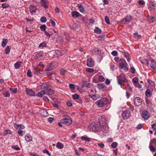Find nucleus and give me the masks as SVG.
<instances>
[{
    "mask_svg": "<svg viewBox=\"0 0 156 156\" xmlns=\"http://www.w3.org/2000/svg\"><path fill=\"white\" fill-rule=\"evenodd\" d=\"M108 102V100L107 98H104L98 100L95 103L99 107H102L106 105Z\"/></svg>",
    "mask_w": 156,
    "mask_h": 156,
    "instance_id": "f257e3e1",
    "label": "nucleus"
},
{
    "mask_svg": "<svg viewBox=\"0 0 156 156\" xmlns=\"http://www.w3.org/2000/svg\"><path fill=\"white\" fill-rule=\"evenodd\" d=\"M117 78L118 79V83L120 85H121L123 83L127 82V80L123 74H120L119 76H117Z\"/></svg>",
    "mask_w": 156,
    "mask_h": 156,
    "instance_id": "f03ea898",
    "label": "nucleus"
},
{
    "mask_svg": "<svg viewBox=\"0 0 156 156\" xmlns=\"http://www.w3.org/2000/svg\"><path fill=\"white\" fill-rule=\"evenodd\" d=\"M88 129L90 131H93L94 132H95L96 131H100L99 130V128L97 124L94 123H91L89 126L88 127Z\"/></svg>",
    "mask_w": 156,
    "mask_h": 156,
    "instance_id": "7ed1b4c3",
    "label": "nucleus"
},
{
    "mask_svg": "<svg viewBox=\"0 0 156 156\" xmlns=\"http://www.w3.org/2000/svg\"><path fill=\"white\" fill-rule=\"evenodd\" d=\"M126 63V61L124 58L120 59L119 66L120 68L121 69H123L125 71H128V68L125 64Z\"/></svg>",
    "mask_w": 156,
    "mask_h": 156,
    "instance_id": "20e7f679",
    "label": "nucleus"
},
{
    "mask_svg": "<svg viewBox=\"0 0 156 156\" xmlns=\"http://www.w3.org/2000/svg\"><path fill=\"white\" fill-rule=\"evenodd\" d=\"M58 63L55 62H51L49 65L45 69V71H50L53 69L57 66Z\"/></svg>",
    "mask_w": 156,
    "mask_h": 156,
    "instance_id": "39448f33",
    "label": "nucleus"
},
{
    "mask_svg": "<svg viewBox=\"0 0 156 156\" xmlns=\"http://www.w3.org/2000/svg\"><path fill=\"white\" fill-rule=\"evenodd\" d=\"M72 120L70 117L68 116L67 118H65L61 120V122L67 125H70L72 123Z\"/></svg>",
    "mask_w": 156,
    "mask_h": 156,
    "instance_id": "423d86ee",
    "label": "nucleus"
},
{
    "mask_svg": "<svg viewBox=\"0 0 156 156\" xmlns=\"http://www.w3.org/2000/svg\"><path fill=\"white\" fill-rule=\"evenodd\" d=\"M122 116L124 119H128L130 115V112L128 110L124 111L122 114Z\"/></svg>",
    "mask_w": 156,
    "mask_h": 156,
    "instance_id": "0eeeda50",
    "label": "nucleus"
},
{
    "mask_svg": "<svg viewBox=\"0 0 156 156\" xmlns=\"http://www.w3.org/2000/svg\"><path fill=\"white\" fill-rule=\"evenodd\" d=\"M132 16L130 15H127L125 18H123L121 20V23L122 24H125L126 23H129L131 20Z\"/></svg>",
    "mask_w": 156,
    "mask_h": 156,
    "instance_id": "6e6552de",
    "label": "nucleus"
},
{
    "mask_svg": "<svg viewBox=\"0 0 156 156\" xmlns=\"http://www.w3.org/2000/svg\"><path fill=\"white\" fill-rule=\"evenodd\" d=\"M40 87L41 89L46 91L49 88V83L47 82L44 83L40 86Z\"/></svg>",
    "mask_w": 156,
    "mask_h": 156,
    "instance_id": "1a4fd4ad",
    "label": "nucleus"
},
{
    "mask_svg": "<svg viewBox=\"0 0 156 156\" xmlns=\"http://www.w3.org/2000/svg\"><path fill=\"white\" fill-rule=\"evenodd\" d=\"M134 103L136 106H140L142 103V101L141 99L139 97H136L134 100Z\"/></svg>",
    "mask_w": 156,
    "mask_h": 156,
    "instance_id": "9d476101",
    "label": "nucleus"
},
{
    "mask_svg": "<svg viewBox=\"0 0 156 156\" xmlns=\"http://www.w3.org/2000/svg\"><path fill=\"white\" fill-rule=\"evenodd\" d=\"M26 92L27 94L31 96H35V94L31 89L26 88Z\"/></svg>",
    "mask_w": 156,
    "mask_h": 156,
    "instance_id": "9b49d317",
    "label": "nucleus"
},
{
    "mask_svg": "<svg viewBox=\"0 0 156 156\" xmlns=\"http://www.w3.org/2000/svg\"><path fill=\"white\" fill-rule=\"evenodd\" d=\"M87 63L88 66L91 67L94 65V61L92 58H89L87 59Z\"/></svg>",
    "mask_w": 156,
    "mask_h": 156,
    "instance_id": "f8f14e48",
    "label": "nucleus"
},
{
    "mask_svg": "<svg viewBox=\"0 0 156 156\" xmlns=\"http://www.w3.org/2000/svg\"><path fill=\"white\" fill-rule=\"evenodd\" d=\"M29 9L30 13L33 14L36 12L37 11V8L34 5H31L29 6Z\"/></svg>",
    "mask_w": 156,
    "mask_h": 156,
    "instance_id": "ddd939ff",
    "label": "nucleus"
},
{
    "mask_svg": "<svg viewBox=\"0 0 156 156\" xmlns=\"http://www.w3.org/2000/svg\"><path fill=\"white\" fill-rule=\"evenodd\" d=\"M122 52L123 54V56L125 58H126L128 62H129L130 60V56L129 53L123 51H122Z\"/></svg>",
    "mask_w": 156,
    "mask_h": 156,
    "instance_id": "4468645a",
    "label": "nucleus"
},
{
    "mask_svg": "<svg viewBox=\"0 0 156 156\" xmlns=\"http://www.w3.org/2000/svg\"><path fill=\"white\" fill-rule=\"evenodd\" d=\"M45 92V94L49 96L50 98H52V99L53 100V99L52 98V95L53 94L54 92L53 91L51 90V89L49 88L48 90H47Z\"/></svg>",
    "mask_w": 156,
    "mask_h": 156,
    "instance_id": "2eb2a0df",
    "label": "nucleus"
},
{
    "mask_svg": "<svg viewBox=\"0 0 156 156\" xmlns=\"http://www.w3.org/2000/svg\"><path fill=\"white\" fill-rule=\"evenodd\" d=\"M72 15L73 18H76L81 16V15L78 12L74 11L72 12Z\"/></svg>",
    "mask_w": 156,
    "mask_h": 156,
    "instance_id": "dca6fc26",
    "label": "nucleus"
},
{
    "mask_svg": "<svg viewBox=\"0 0 156 156\" xmlns=\"http://www.w3.org/2000/svg\"><path fill=\"white\" fill-rule=\"evenodd\" d=\"M148 113V112L147 111L143 112L142 114V118L144 119H148L149 118V116Z\"/></svg>",
    "mask_w": 156,
    "mask_h": 156,
    "instance_id": "f3484780",
    "label": "nucleus"
},
{
    "mask_svg": "<svg viewBox=\"0 0 156 156\" xmlns=\"http://www.w3.org/2000/svg\"><path fill=\"white\" fill-rule=\"evenodd\" d=\"M25 139L27 142L32 141V136L29 134H27L25 136Z\"/></svg>",
    "mask_w": 156,
    "mask_h": 156,
    "instance_id": "a211bd4d",
    "label": "nucleus"
},
{
    "mask_svg": "<svg viewBox=\"0 0 156 156\" xmlns=\"http://www.w3.org/2000/svg\"><path fill=\"white\" fill-rule=\"evenodd\" d=\"M47 1L46 0H41V3L42 6L45 8H48V5L47 4Z\"/></svg>",
    "mask_w": 156,
    "mask_h": 156,
    "instance_id": "6ab92c4d",
    "label": "nucleus"
},
{
    "mask_svg": "<svg viewBox=\"0 0 156 156\" xmlns=\"http://www.w3.org/2000/svg\"><path fill=\"white\" fill-rule=\"evenodd\" d=\"M45 94V91L44 90H42L39 92H38L36 94V95L37 97H41Z\"/></svg>",
    "mask_w": 156,
    "mask_h": 156,
    "instance_id": "aec40b11",
    "label": "nucleus"
},
{
    "mask_svg": "<svg viewBox=\"0 0 156 156\" xmlns=\"http://www.w3.org/2000/svg\"><path fill=\"white\" fill-rule=\"evenodd\" d=\"M148 7L150 10H153L155 8V5L154 2H151L148 4Z\"/></svg>",
    "mask_w": 156,
    "mask_h": 156,
    "instance_id": "412c9836",
    "label": "nucleus"
},
{
    "mask_svg": "<svg viewBox=\"0 0 156 156\" xmlns=\"http://www.w3.org/2000/svg\"><path fill=\"white\" fill-rule=\"evenodd\" d=\"M108 128L107 125L105 124L104 125H103L102 126H101L100 129H99V130H100V131L104 132L105 131L107 130Z\"/></svg>",
    "mask_w": 156,
    "mask_h": 156,
    "instance_id": "4be33fe9",
    "label": "nucleus"
},
{
    "mask_svg": "<svg viewBox=\"0 0 156 156\" xmlns=\"http://www.w3.org/2000/svg\"><path fill=\"white\" fill-rule=\"evenodd\" d=\"M22 63V62L18 61L15 64H14V66L16 69H18L20 67Z\"/></svg>",
    "mask_w": 156,
    "mask_h": 156,
    "instance_id": "5701e85b",
    "label": "nucleus"
},
{
    "mask_svg": "<svg viewBox=\"0 0 156 156\" xmlns=\"http://www.w3.org/2000/svg\"><path fill=\"white\" fill-rule=\"evenodd\" d=\"M8 41L7 39L3 38L2 42V46L3 47H5L8 42Z\"/></svg>",
    "mask_w": 156,
    "mask_h": 156,
    "instance_id": "b1692460",
    "label": "nucleus"
},
{
    "mask_svg": "<svg viewBox=\"0 0 156 156\" xmlns=\"http://www.w3.org/2000/svg\"><path fill=\"white\" fill-rule=\"evenodd\" d=\"M81 139L83 141L89 142L90 141V139L89 138H88L87 136H82L81 137Z\"/></svg>",
    "mask_w": 156,
    "mask_h": 156,
    "instance_id": "393cba45",
    "label": "nucleus"
},
{
    "mask_svg": "<svg viewBox=\"0 0 156 156\" xmlns=\"http://www.w3.org/2000/svg\"><path fill=\"white\" fill-rule=\"evenodd\" d=\"M55 53L58 56L63 55L65 53V52H63L62 51L58 50H57L55 51Z\"/></svg>",
    "mask_w": 156,
    "mask_h": 156,
    "instance_id": "a878e982",
    "label": "nucleus"
},
{
    "mask_svg": "<svg viewBox=\"0 0 156 156\" xmlns=\"http://www.w3.org/2000/svg\"><path fill=\"white\" fill-rule=\"evenodd\" d=\"M56 147L58 149H62L63 148L64 145L60 142H58L56 145Z\"/></svg>",
    "mask_w": 156,
    "mask_h": 156,
    "instance_id": "bb28decb",
    "label": "nucleus"
},
{
    "mask_svg": "<svg viewBox=\"0 0 156 156\" xmlns=\"http://www.w3.org/2000/svg\"><path fill=\"white\" fill-rule=\"evenodd\" d=\"M43 52H38L37 53L36 55V58L39 59L42 56Z\"/></svg>",
    "mask_w": 156,
    "mask_h": 156,
    "instance_id": "cd10ccee",
    "label": "nucleus"
},
{
    "mask_svg": "<svg viewBox=\"0 0 156 156\" xmlns=\"http://www.w3.org/2000/svg\"><path fill=\"white\" fill-rule=\"evenodd\" d=\"M105 87V84L103 83H101L97 84V87L99 90L103 89Z\"/></svg>",
    "mask_w": 156,
    "mask_h": 156,
    "instance_id": "c85d7f7f",
    "label": "nucleus"
},
{
    "mask_svg": "<svg viewBox=\"0 0 156 156\" xmlns=\"http://www.w3.org/2000/svg\"><path fill=\"white\" fill-rule=\"evenodd\" d=\"M78 7L79 8L80 11L81 12H83L85 10L83 5L81 4H78L77 5Z\"/></svg>",
    "mask_w": 156,
    "mask_h": 156,
    "instance_id": "c756f323",
    "label": "nucleus"
},
{
    "mask_svg": "<svg viewBox=\"0 0 156 156\" xmlns=\"http://www.w3.org/2000/svg\"><path fill=\"white\" fill-rule=\"evenodd\" d=\"M12 133L10 130L7 129L5 130L3 132V135L4 136H6L8 134H11Z\"/></svg>",
    "mask_w": 156,
    "mask_h": 156,
    "instance_id": "7c9ffc66",
    "label": "nucleus"
},
{
    "mask_svg": "<svg viewBox=\"0 0 156 156\" xmlns=\"http://www.w3.org/2000/svg\"><path fill=\"white\" fill-rule=\"evenodd\" d=\"M94 32L96 33L100 34L101 33V31L100 28L98 27H96L94 29Z\"/></svg>",
    "mask_w": 156,
    "mask_h": 156,
    "instance_id": "2f4dec72",
    "label": "nucleus"
},
{
    "mask_svg": "<svg viewBox=\"0 0 156 156\" xmlns=\"http://www.w3.org/2000/svg\"><path fill=\"white\" fill-rule=\"evenodd\" d=\"M10 6L9 4L6 3H3L2 4V7L4 9H6Z\"/></svg>",
    "mask_w": 156,
    "mask_h": 156,
    "instance_id": "473e14b6",
    "label": "nucleus"
},
{
    "mask_svg": "<svg viewBox=\"0 0 156 156\" xmlns=\"http://www.w3.org/2000/svg\"><path fill=\"white\" fill-rule=\"evenodd\" d=\"M11 147L12 148L16 151H19L20 150V147L17 145H12Z\"/></svg>",
    "mask_w": 156,
    "mask_h": 156,
    "instance_id": "72a5a7b5",
    "label": "nucleus"
},
{
    "mask_svg": "<svg viewBox=\"0 0 156 156\" xmlns=\"http://www.w3.org/2000/svg\"><path fill=\"white\" fill-rule=\"evenodd\" d=\"M10 50V46H7L5 49V53L6 54H8L9 53Z\"/></svg>",
    "mask_w": 156,
    "mask_h": 156,
    "instance_id": "f704fd0d",
    "label": "nucleus"
},
{
    "mask_svg": "<svg viewBox=\"0 0 156 156\" xmlns=\"http://www.w3.org/2000/svg\"><path fill=\"white\" fill-rule=\"evenodd\" d=\"M145 94L147 97H150L151 96V91L149 89H147L146 91Z\"/></svg>",
    "mask_w": 156,
    "mask_h": 156,
    "instance_id": "c9c22d12",
    "label": "nucleus"
},
{
    "mask_svg": "<svg viewBox=\"0 0 156 156\" xmlns=\"http://www.w3.org/2000/svg\"><path fill=\"white\" fill-rule=\"evenodd\" d=\"M84 85L85 87H90L91 85V84L88 83V82L86 81L84 83Z\"/></svg>",
    "mask_w": 156,
    "mask_h": 156,
    "instance_id": "e433bc0d",
    "label": "nucleus"
},
{
    "mask_svg": "<svg viewBox=\"0 0 156 156\" xmlns=\"http://www.w3.org/2000/svg\"><path fill=\"white\" fill-rule=\"evenodd\" d=\"M46 26L45 25H43L40 27V28L41 30L43 31H45L46 28Z\"/></svg>",
    "mask_w": 156,
    "mask_h": 156,
    "instance_id": "4c0bfd02",
    "label": "nucleus"
},
{
    "mask_svg": "<svg viewBox=\"0 0 156 156\" xmlns=\"http://www.w3.org/2000/svg\"><path fill=\"white\" fill-rule=\"evenodd\" d=\"M145 101L147 105L150 106L151 105V103L149 99L147 98H145Z\"/></svg>",
    "mask_w": 156,
    "mask_h": 156,
    "instance_id": "58836bf2",
    "label": "nucleus"
},
{
    "mask_svg": "<svg viewBox=\"0 0 156 156\" xmlns=\"http://www.w3.org/2000/svg\"><path fill=\"white\" fill-rule=\"evenodd\" d=\"M46 46V43L45 42H43L41 43L38 47H45Z\"/></svg>",
    "mask_w": 156,
    "mask_h": 156,
    "instance_id": "ea45409f",
    "label": "nucleus"
},
{
    "mask_svg": "<svg viewBox=\"0 0 156 156\" xmlns=\"http://www.w3.org/2000/svg\"><path fill=\"white\" fill-rule=\"evenodd\" d=\"M41 22L43 23H44L47 21V19L45 17L43 16L41 18Z\"/></svg>",
    "mask_w": 156,
    "mask_h": 156,
    "instance_id": "a19ab883",
    "label": "nucleus"
},
{
    "mask_svg": "<svg viewBox=\"0 0 156 156\" xmlns=\"http://www.w3.org/2000/svg\"><path fill=\"white\" fill-rule=\"evenodd\" d=\"M105 22L108 24H110V22L109 20L108 17L107 16H105Z\"/></svg>",
    "mask_w": 156,
    "mask_h": 156,
    "instance_id": "79ce46f5",
    "label": "nucleus"
},
{
    "mask_svg": "<svg viewBox=\"0 0 156 156\" xmlns=\"http://www.w3.org/2000/svg\"><path fill=\"white\" fill-rule=\"evenodd\" d=\"M117 143L116 142H114L111 144V146L113 148H115L117 146Z\"/></svg>",
    "mask_w": 156,
    "mask_h": 156,
    "instance_id": "37998d69",
    "label": "nucleus"
},
{
    "mask_svg": "<svg viewBox=\"0 0 156 156\" xmlns=\"http://www.w3.org/2000/svg\"><path fill=\"white\" fill-rule=\"evenodd\" d=\"M98 80L99 81L102 82L104 81L105 78L103 76L100 75L99 76Z\"/></svg>",
    "mask_w": 156,
    "mask_h": 156,
    "instance_id": "c03bdc74",
    "label": "nucleus"
},
{
    "mask_svg": "<svg viewBox=\"0 0 156 156\" xmlns=\"http://www.w3.org/2000/svg\"><path fill=\"white\" fill-rule=\"evenodd\" d=\"M134 37L137 39H140V38L141 36L139 35L137 33H136L134 34Z\"/></svg>",
    "mask_w": 156,
    "mask_h": 156,
    "instance_id": "a18cd8bd",
    "label": "nucleus"
},
{
    "mask_svg": "<svg viewBox=\"0 0 156 156\" xmlns=\"http://www.w3.org/2000/svg\"><path fill=\"white\" fill-rule=\"evenodd\" d=\"M132 82L134 83H136L138 81V79L136 77L133 78L132 80Z\"/></svg>",
    "mask_w": 156,
    "mask_h": 156,
    "instance_id": "49530a36",
    "label": "nucleus"
},
{
    "mask_svg": "<svg viewBox=\"0 0 156 156\" xmlns=\"http://www.w3.org/2000/svg\"><path fill=\"white\" fill-rule=\"evenodd\" d=\"M72 97L74 99H78L79 98V95L78 94H76L72 95Z\"/></svg>",
    "mask_w": 156,
    "mask_h": 156,
    "instance_id": "de8ad7c7",
    "label": "nucleus"
},
{
    "mask_svg": "<svg viewBox=\"0 0 156 156\" xmlns=\"http://www.w3.org/2000/svg\"><path fill=\"white\" fill-rule=\"evenodd\" d=\"M27 75L30 77L32 76V73L30 69H29L27 72Z\"/></svg>",
    "mask_w": 156,
    "mask_h": 156,
    "instance_id": "09e8293b",
    "label": "nucleus"
},
{
    "mask_svg": "<svg viewBox=\"0 0 156 156\" xmlns=\"http://www.w3.org/2000/svg\"><path fill=\"white\" fill-rule=\"evenodd\" d=\"M10 90L12 92L16 94L17 92V89L16 88H10Z\"/></svg>",
    "mask_w": 156,
    "mask_h": 156,
    "instance_id": "8fccbe9b",
    "label": "nucleus"
},
{
    "mask_svg": "<svg viewBox=\"0 0 156 156\" xmlns=\"http://www.w3.org/2000/svg\"><path fill=\"white\" fill-rule=\"evenodd\" d=\"M67 70H66L63 69H61L60 71V73L61 75H64L66 72Z\"/></svg>",
    "mask_w": 156,
    "mask_h": 156,
    "instance_id": "3c124183",
    "label": "nucleus"
},
{
    "mask_svg": "<svg viewBox=\"0 0 156 156\" xmlns=\"http://www.w3.org/2000/svg\"><path fill=\"white\" fill-rule=\"evenodd\" d=\"M3 95L5 97H9L10 96L9 93L8 92H5L3 94Z\"/></svg>",
    "mask_w": 156,
    "mask_h": 156,
    "instance_id": "603ef678",
    "label": "nucleus"
},
{
    "mask_svg": "<svg viewBox=\"0 0 156 156\" xmlns=\"http://www.w3.org/2000/svg\"><path fill=\"white\" fill-rule=\"evenodd\" d=\"M69 87L70 89H72L73 90H74L75 89V85L72 83H71L69 84Z\"/></svg>",
    "mask_w": 156,
    "mask_h": 156,
    "instance_id": "864d4df0",
    "label": "nucleus"
},
{
    "mask_svg": "<svg viewBox=\"0 0 156 156\" xmlns=\"http://www.w3.org/2000/svg\"><path fill=\"white\" fill-rule=\"evenodd\" d=\"M126 89L128 90L129 91H132V88L129 84H127L126 86Z\"/></svg>",
    "mask_w": 156,
    "mask_h": 156,
    "instance_id": "5fc2aeb1",
    "label": "nucleus"
},
{
    "mask_svg": "<svg viewBox=\"0 0 156 156\" xmlns=\"http://www.w3.org/2000/svg\"><path fill=\"white\" fill-rule=\"evenodd\" d=\"M149 148L150 150L152 152H154L155 151V149L152 145H150L149 146Z\"/></svg>",
    "mask_w": 156,
    "mask_h": 156,
    "instance_id": "6e6d98bb",
    "label": "nucleus"
},
{
    "mask_svg": "<svg viewBox=\"0 0 156 156\" xmlns=\"http://www.w3.org/2000/svg\"><path fill=\"white\" fill-rule=\"evenodd\" d=\"M43 152L44 153H46L49 156H51V154L49 153V151L46 149L43 150Z\"/></svg>",
    "mask_w": 156,
    "mask_h": 156,
    "instance_id": "4d7b16f0",
    "label": "nucleus"
},
{
    "mask_svg": "<svg viewBox=\"0 0 156 156\" xmlns=\"http://www.w3.org/2000/svg\"><path fill=\"white\" fill-rule=\"evenodd\" d=\"M14 127L17 129H20V124L18 125L16 124H14Z\"/></svg>",
    "mask_w": 156,
    "mask_h": 156,
    "instance_id": "13d9d810",
    "label": "nucleus"
},
{
    "mask_svg": "<svg viewBox=\"0 0 156 156\" xmlns=\"http://www.w3.org/2000/svg\"><path fill=\"white\" fill-rule=\"evenodd\" d=\"M54 120V118L52 117H49L48 119V122L50 123H51Z\"/></svg>",
    "mask_w": 156,
    "mask_h": 156,
    "instance_id": "bf43d9fd",
    "label": "nucleus"
},
{
    "mask_svg": "<svg viewBox=\"0 0 156 156\" xmlns=\"http://www.w3.org/2000/svg\"><path fill=\"white\" fill-rule=\"evenodd\" d=\"M49 21L52 26H54L55 25V22L52 20L50 19L49 20Z\"/></svg>",
    "mask_w": 156,
    "mask_h": 156,
    "instance_id": "052dcab7",
    "label": "nucleus"
},
{
    "mask_svg": "<svg viewBox=\"0 0 156 156\" xmlns=\"http://www.w3.org/2000/svg\"><path fill=\"white\" fill-rule=\"evenodd\" d=\"M112 55L113 56H116L117 55V52L116 51H114L111 53Z\"/></svg>",
    "mask_w": 156,
    "mask_h": 156,
    "instance_id": "680f3d73",
    "label": "nucleus"
},
{
    "mask_svg": "<svg viewBox=\"0 0 156 156\" xmlns=\"http://www.w3.org/2000/svg\"><path fill=\"white\" fill-rule=\"evenodd\" d=\"M23 131L22 130H18V133L19 134V135L21 136H23Z\"/></svg>",
    "mask_w": 156,
    "mask_h": 156,
    "instance_id": "e2e57ef3",
    "label": "nucleus"
},
{
    "mask_svg": "<svg viewBox=\"0 0 156 156\" xmlns=\"http://www.w3.org/2000/svg\"><path fill=\"white\" fill-rule=\"evenodd\" d=\"M110 83V81L108 79H107L105 82V83L107 85H109Z\"/></svg>",
    "mask_w": 156,
    "mask_h": 156,
    "instance_id": "0e129e2a",
    "label": "nucleus"
},
{
    "mask_svg": "<svg viewBox=\"0 0 156 156\" xmlns=\"http://www.w3.org/2000/svg\"><path fill=\"white\" fill-rule=\"evenodd\" d=\"M139 4L140 5H143L145 4V2L144 1H142V0H140L138 2Z\"/></svg>",
    "mask_w": 156,
    "mask_h": 156,
    "instance_id": "69168bd1",
    "label": "nucleus"
},
{
    "mask_svg": "<svg viewBox=\"0 0 156 156\" xmlns=\"http://www.w3.org/2000/svg\"><path fill=\"white\" fill-rule=\"evenodd\" d=\"M86 70L87 72L89 73H92L94 71V70L90 68L87 69Z\"/></svg>",
    "mask_w": 156,
    "mask_h": 156,
    "instance_id": "338daca9",
    "label": "nucleus"
},
{
    "mask_svg": "<svg viewBox=\"0 0 156 156\" xmlns=\"http://www.w3.org/2000/svg\"><path fill=\"white\" fill-rule=\"evenodd\" d=\"M90 97L93 100H96L97 99V98L95 95H93Z\"/></svg>",
    "mask_w": 156,
    "mask_h": 156,
    "instance_id": "774afa93",
    "label": "nucleus"
}]
</instances>
